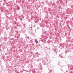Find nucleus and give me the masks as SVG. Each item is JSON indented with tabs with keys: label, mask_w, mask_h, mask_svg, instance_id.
<instances>
[{
	"label": "nucleus",
	"mask_w": 73,
	"mask_h": 73,
	"mask_svg": "<svg viewBox=\"0 0 73 73\" xmlns=\"http://www.w3.org/2000/svg\"><path fill=\"white\" fill-rule=\"evenodd\" d=\"M35 42H36V44H37L38 42V41H37V40H36V39L35 40Z\"/></svg>",
	"instance_id": "f257e3e1"
},
{
	"label": "nucleus",
	"mask_w": 73,
	"mask_h": 73,
	"mask_svg": "<svg viewBox=\"0 0 73 73\" xmlns=\"http://www.w3.org/2000/svg\"><path fill=\"white\" fill-rule=\"evenodd\" d=\"M20 9V7L19 6L17 7V10H19Z\"/></svg>",
	"instance_id": "f03ea898"
},
{
	"label": "nucleus",
	"mask_w": 73,
	"mask_h": 73,
	"mask_svg": "<svg viewBox=\"0 0 73 73\" xmlns=\"http://www.w3.org/2000/svg\"><path fill=\"white\" fill-rule=\"evenodd\" d=\"M61 54H60L59 55V56L60 57H62V56H61Z\"/></svg>",
	"instance_id": "7ed1b4c3"
},
{
	"label": "nucleus",
	"mask_w": 73,
	"mask_h": 73,
	"mask_svg": "<svg viewBox=\"0 0 73 73\" xmlns=\"http://www.w3.org/2000/svg\"><path fill=\"white\" fill-rule=\"evenodd\" d=\"M28 38H29V36H28L27 37Z\"/></svg>",
	"instance_id": "20e7f679"
},
{
	"label": "nucleus",
	"mask_w": 73,
	"mask_h": 73,
	"mask_svg": "<svg viewBox=\"0 0 73 73\" xmlns=\"http://www.w3.org/2000/svg\"><path fill=\"white\" fill-rule=\"evenodd\" d=\"M38 54V52H37L36 54Z\"/></svg>",
	"instance_id": "39448f33"
},
{
	"label": "nucleus",
	"mask_w": 73,
	"mask_h": 73,
	"mask_svg": "<svg viewBox=\"0 0 73 73\" xmlns=\"http://www.w3.org/2000/svg\"><path fill=\"white\" fill-rule=\"evenodd\" d=\"M38 54V55H40V54Z\"/></svg>",
	"instance_id": "423d86ee"
},
{
	"label": "nucleus",
	"mask_w": 73,
	"mask_h": 73,
	"mask_svg": "<svg viewBox=\"0 0 73 73\" xmlns=\"http://www.w3.org/2000/svg\"><path fill=\"white\" fill-rule=\"evenodd\" d=\"M47 49H48V47H46Z\"/></svg>",
	"instance_id": "0eeeda50"
}]
</instances>
